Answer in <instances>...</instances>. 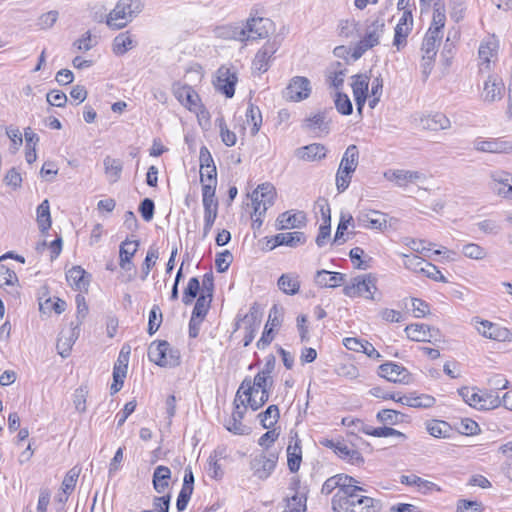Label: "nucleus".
I'll use <instances>...</instances> for the list:
<instances>
[{
    "label": "nucleus",
    "mask_w": 512,
    "mask_h": 512,
    "mask_svg": "<svg viewBox=\"0 0 512 512\" xmlns=\"http://www.w3.org/2000/svg\"><path fill=\"white\" fill-rule=\"evenodd\" d=\"M367 490L359 486L358 483H352L344 496L335 500L334 512H380L382 503L380 500L366 496Z\"/></svg>",
    "instance_id": "1"
},
{
    "label": "nucleus",
    "mask_w": 512,
    "mask_h": 512,
    "mask_svg": "<svg viewBox=\"0 0 512 512\" xmlns=\"http://www.w3.org/2000/svg\"><path fill=\"white\" fill-rule=\"evenodd\" d=\"M143 9L141 0H118L114 9L107 15L106 24L113 30L127 26Z\"/></svg>",
    "instance_id": "2"
},
{
    "label": "nucleus",
    "mask_w": 512,
    "mask_h": 512,
    "mask_svg": "<svg viewBox=\"0 0 512 512\" xmlns=\"http://www.w3.org/2000/svg\"><path fill=\"white\" fill-rule=\"evenodd\" d=\"M148 358L160 367H176L180 364V352L166 340L153 342L148 349Z\"/></svg>",
    "instance_id": "3"
},
{
    "label": "nucleus",
    "mask_w": 512,
    "mask_h": 512,
    "mask_svg": "<svg viewBox=\"0 0 512 512\" xmlns=\"http://www.w3.org/2000/svg\"><path fill=\"white\" fill-rule=\"evenodd\" d=\"M377 279L371 274H364L354 277L351 283L343 289L344 295L348 297H364L370 300H376L374 293L377 291ZM379 299H377L378 301Z\"/></svg>",
    "instance_id": "4"
},
{
    "label": "nucleus",
    "mask_w": 512,
    "mask_h": 512,
    "mask_svg": "<svg viewBox=\"0 0 512 512\" xmlns=\"http://www.w3.org/2000/svg\"><path fill=\"white\" fill-rule=\"evenodd\" d=\"M352 483H359V481L356 480L354 477L343 473L329 477L323 483L321 493L324 495H329L335 489H338L331 499L332 510H334V503H336L335 500L338 499L339 496L342 498L346 490L349 489Z\"/></svg>",
    "instance_id": "5"
},
{
    "label": "nucleus",
    "mask_w": 512,
    "mask_h": 512,
    "mask_svg": "<svg viewBox=\"0 0 512 512\" xmlns=\"http://www.w3.org/2000/svg\"><path fill=\"white\" fill-rule=\"evenodd\" d=\"M271 26L272 22L270 19L256 16V14L251 12L244 25L246 40H258L268 37Z\"/></svg>",
    "instance_id": "6"
},
{
    "label": "nucleus",
    "mask_w": 512,
    "mask_h": 512,
    "mask_svg": "<svg viewBox=\"0 0 512 512\" xmlns=\"http://www.w3.org/2000/svg\"><path fill=\"white\" fill-rule=\"evenodd\" d=\"M278 461V454L269 452L268 454L261 453L252 459L250 466L254 476L260 480L267 479L276 467Z\"/></svg>",
    "instance_id": "7"
},
{
    "label": "nucleus",
    "mask_w": 512,
    "mask_h": 512,
    "mask_svg": "<svg viewBox=\"0 0 512 512\" xmlns=\"http://www.w3.org/2000/svg\"><path fill=\"white\" fill-rule=\"evenodd\" d=\"M311 93L310 81L306 77H293L283 92L289 101L299 102L309 97Z\"/></svg>",
    "instance_id": "8"
},
{
    "label": "nucleus",
    "mask_w": 512,
    "mask_h": 512,
    "mask_svg": "<svg viewBox=\"0 0 512 512\" xmlns=\"http://www.w3.org/2000/svg\"><path fill=\"white\" fill-rule=\"evenodd\" d=\"M261 316L262 313L260 311V307L257 303H254L249 312L243 317L242 321L245 325V335L243 338V345L245 347L249 346L255 338V333L259 329L261 324Z\"/></svg>",
    "instance_id": "9"
},
{
    "label": "nucleus",
    "mask_w": 512,
    "mask_h": 512,
    "mask_svg": "<svg viewBox=\"0 0 512 512\" xmlns=\"http://www.w3.org/2000/svg\"><path fill=\"white\" fill-rule=\"evenodd\" d=\"M379 376L394 383H408L410 374L402 365L386 362L379 366Z\"/></svg>",
    "instance_id": "10"
},
{
    "label": "nucleus",
    "mask_w": 512,
    "mask_h": 512,
    "mask_svg": "<svg viewBox=\"0 0 512 512\" xmlns=\"http://www.w3.org/2000/svg\"><path fill=\"white\" fill-rule=\"evenodd\" d=\"M356 220L360 227L376 230H382L387 224L386 214L376 210L361 211Z\"/></svg>",
    "instance_id": "11"
},
{
    "label": "nucleus",
    "mask_w": 512,
    "mask_h": 512,
    "mask_svg": "<svg viewBox=\"0 0 512 512\" xmlns=\"http://www.w3.org/2000/svg\"><path fill=\"white\" fill-rule=\"evenodd\" d=\"M512 185V174L503 170H496L490 174V189L503 198L508 199L507 188Z\"/></svg>",
    "instance_id": "12"
},
{
    "label": "nucleus",
    "mask_w": 512,
    "mask_h": 512,
    "mask_svg": "<svg viewBox=\"0 0 512 512\" xmlns=\"http://www.w3.org/2000/svg\"><path fill=\"white\" fill-rule=\"evenodd\" d=\"M217 73V89L227 98L233 97L235 94V85L237 83L236 74L232 73L230 69L226 67L219 68Z\"/></svg>",
    "instance_id": "13"
},
{
    "label": "nucleus",
    "mask_w": 512,
    "mask_h": 512,
    "mask_svg": "<svg viewBox=\"0 0 512 512\" xmlns=\"http://www.w3.org/2000/svg\"><path fill=\"white\" fill-rule=\"evenodd\" d=\"M474 148L480 152L507 154L512 151V143L502 139H478L474 142Z\"/></svg>",
    "instance_id": "14"
},
{
    "label": "nucleus",
    "mask_w": 512,
    "mask_h": 512,
    "mask_svg": "<svg viewBox=\"0 0 512 512\" xmlns=\"http://www.w3.org/2000/svg\"><path fill=\"white\" fill-rule=\"evenodd\" d=\"M278 47L276 43L267 42L255 55L252 66L259 73L266 72L270 67V61Z\"/></svg>",
    "instance_id": "15"
},
{
    "label": "nucleus",
    "mask_w": 512,
    "mask_h": 512,
    "mask_svg": "<svg viewBox=\"0 0 512 512\" xmlns=\"http://www.w3.org/2000/svg\"><path fill=\"white\" fill-rule=\"evenodd\" d=\"M66 279L74 290L85 292L88 290L90 275L81 266H73L68 270Z\"/></svg>",
    "instance_id": "16"
},
{
    "label": "nucleus",
    "mask_w": 512,
    "mask_h": 512,
    "mask_svg": "<svg viewBox=\"0 0 512 512\" xmlns=\"http://www.w3.org/2000/svg\"><path fill=\"white\" fill-rule=\"evenodd\" d=\"M139 241L126 239L119 247V266L125 271H131L134 268L132 258L138 250Z\"/></svg>",
    "instance_id": "17"
},
{
    "label": "nucleus",
    "mask_w": 512,
    "mask_h": 512,
    "mask_svg": "<svg viewBox=\"0 0 512 512\" xmlns=\"http://www.w3.org/2000/svg\"><path fill=\"white\" fill-rule=\"evenodd\" d=\"M385 177L390 181H395L400 187L406 186L408 183L423 181L426 178L421 172L402 169L386 172Z\"/></svg>",
    "instance_id": "18"
},
{
    "label": "nucleus",
    "mask_w": 512,
    "mask_h": 512,
    "mask_svg": "<svg viewBox=\"0 0 512 512\" xmlns=\"http://www.w3.org/2000/svg\"><path fill=\"white\" fill-rule=\"evenodd\" d=\"M306 240V235L300 231L278 233L273 237L274 244L270 249H274L277 246L296 248L305 244Z\"/></svg>",
    "instance_id": "19"
},
{
    "label": "nucleus",
    "mask_w": 512,
    "mask_h": 512,
    "mask_svg": "<svg viewBox=\"0 0 512 512\" xmlns=\"http://www.w3.org/2000/svg\"><path fill=\"white\" fill-rule=\"evenodd\" d=\"M71 326L72 327L67 331V333L61 332L57 340L58 353L64 358L69 356L72 346L80 334V328L73 326V322L71 323Z\"/></svg>",
    "instance_id": "20"
},
{
    "label": "nucleus",
    "mask_w": 512,
    "mask_h": 512,
    "mask_svg": "<svg viewBox=\"0 0 512 512\" xmlns=\"http://www.w3.org/2000/svg\"><path fill=\"white\" fill-rule=\"evenodd\" d=\"M477 331L484 337L497 341H504L508 338L509 335V331L506 328H502L488 320L479 322Z\"/></svg>",
    "instance_id": "21"
},
{
    "label": "nucleus",
    "mask_w": 512,
    "mask_h": 512,
    "mask_svg": "<svg viewBox=\"0 0 512 512\" xmlns=\"http://www.w3.org/2000/svg\"><path fill=\"white\" fill-rule=\"evenodd\" d=\"M503 82L496 76H489L484 83L482 98L486 102H494L502 98Z\"/></svg>",
    "instance_id": "22"
},
{
    "label": "nucleus",
    "mask_w": 512,
    "mask_h": 512,
    "mask_svg": "<svg viewBox=\"0 0 512 512\" xmlns=\"http://www.w3.org/2000/svg\"><path fill=\"white\" fill-rule=\"evenodd\" d=\"M277 224L281 230L301 228L306 224V216L302 211L293 214L286 211L278 216Z\"/></svg>",
    "instance_id": "23"
},
{
    "label": "nucleus",
    "mask_w": 512,
    "mask_h": 512,
    "mask_svg": "<svg viewBox=\"0 0 512 512\" xmlns=\"http://www.w3.org/2000/svg\"><path fill=\"white\" fill-rule=\"evenodd\" d=\"M326 147L320 143H313L298 148L295 152L296 156L304 161H317L326 157Z\"/></svg>",
    "instance_id": "24"
},
{
    "label": "nucleus",
    "mask_w": 512,
    "mask_h": 512,
    "mask_svg": "<svg viewBox=\"0 0 512 512\" xmlns=\"http://www.w3.org/2000/svg\"><path fill=\"white\" fill-rule=\"evenodd\" d=\"M246 411L247 410L245 408H239L235 405L231 416L225 422L226 429L236 435L246 434L248 427L242 423Z\"/></svg>",
    "instance_id": "25"
},
{
    "label": "nucleus",
    "mask_w": 512,
    "mask_h": 512,
    "mask_svg": "<svg viewBox=\"0 0 512 512\" xmlns=\"http://www.w3.org/2000/svg\"><path fill=\"white\" fill-rule=\"evenodd\" d=\"M385 23L382 18H377L367 27L365 36L361 39L364 46L373 48L379 44L380 37L384 31Z\"/></svg>",
    "instance_id": "26"
},
{
    "label": "nucleus",
    "mask_w": 512,
    "mask_h": 512,
    "mask_svg": "<svg viewBox=\"0 0 512 512\" xmlns=\"http://www.w3.org/2000/svg\"><path fill=\"white\" fill-rule=\"evenodd\" d=\"M215 32L218 37L226 39V40H236V41H240V42L247 41L244 25H239V24L223 25V26L217 27Z\"/></svg>",
    "instance_id": "27"
},
{
    "label": "nucleus",
    "mask_w": 512,
    "mask_h": 512,
    "mask_svg": "<svg viewBox=\"0 0 512 512\" xmlns=\"http://www.w3.org/2000/svg\"><path fill=\"white\" fill-rule=\"evenodd\" d=\"M345 280V275L339 272H330L328 270H318L314 281L316 285L322 288H334Z\"/></svg>",
    "instance_id": "28"
},
{
    "label": "nucleus",
    "mask_w": 512,
    "mask_h": 512,
    "mask_svg": "<svg viewBox=\"0 0 512 512\" xmlns=\"http://www.w3.org/2000/svg\"><path fill=\"white\" fill-rule=\"evenodd\" d=\"M359 162V150L358 147L354 144L349 145L345 150L339 168L341 172H351L353 173Z\"/></svg>",
    "instance_id": "29"
},
{
    "label": "nucleus",
    "mask_w": 512,
    "mask_h": 512,
    "mask_svg": "<svg viewBox=\"0 0 512 512\" xmlns=\"http://www.w3.org/2000/svg\"><path fill=\"white\" fill-rule=\"evenodd\" d=\"M276 197V191L272 184L263 183L253 191L251 195L252 202L260 200L264 206H272Z\"/></svg>",
    "instance_id": "30"
},
{
    "label": "nucleus",
    "mask_w": 512,
    "mask_h": 512,
    "mask_svg": "<svg viewBox=\"0 0 512 512\" xmlns=\"http://www.w3.org/2000/svg\"><path fill=\"white\" fill-rule=\"evenodd\" d=\"M435 401L434 397L425 394L420 396L402 395L397 399V403L413 408H430L435 404Z\"/></svg>",
    "instance_id": "31"
},
{
    "label": "nucleus",
    "mask_w": 512,
    "mask_h": 512,
    "mask_svg": "<svg viewBox=\"0 0 512 512\" xmlns=\"http://www.w3.org/2000/svg\"><path fill=\"white\" fill-rule=\"evenodd\" d=\"M421 124L423 128L432 131L448 129L451 125L450 120L442 113H435L421 118Z\"/></svg>",
    "instance_id": "32"
},
{
    "label": "nucleus",
    "mask_w": 512,
    "mask_h": 512,
    "mask_svg": "<svg viewBox=\"0 0 512 512\" xmlns=\"http://www.w3.org/2000/svg\"><path fill=\"white\" fill-rule=\"evenodd\" d=\"M171 478V470L164 465H159L155 468L152 478L153 488L157 493H163L169 486Z\"/></svg>",
    "instance_id": "33"
},
{
    "label": "nucleus",
    "mask_w": 512,
    "mask_h": 512,
    "mask_svg": "<svg viewBox=\"0 0 512 512\" xmlns=\"http://www.w3.org/2000/svg\"><path fill=\"white\" fill-rule=\"evenodd\" d=\"M251 395H253L252 380L250 377H245L236 392L233 406L237 405V407L247 410L249 404H247L246 398L251 397Z\"/></svg>",
    "instance_id": "34"
},
{
    "label": "nucleus",
    "mask_w": 512,
    "mask_h": 512,
    "mask_svg": "<svg viewBox=\"0 0 512 512\" xmlns=\"http://www.w3.org/2000/svg\"><path fill=\"white\" fill-rule=\"evenodd\" d=\"M104 171L110 183L117 182L123 170V162L120 159L106 156L103 161Z\"/></svg>",
    "instance_id": "35"
},
{
    "label": "nucleus",
    "mask_w": 512,
    "mask_h": 512,
    "mask_svg": "<svg viewBox=\"0 0 512 512\" xmlns=\"http://www.w3.org/2000/svg\"><path fill=\"white\" fill-rule=\"evenodd\" d=\"M302 461L301 441L296 437L295 443L287 447L288 468L292 473L299 470Z\"/></svg>",
    "instance_id": "36"
},
{
    "label": "nucleus",
    "mask_w": 512,
    "mask_h": 512,
    "mask_svg": "<svg viewBox=\"0 0 512 512\" xmlns=\"http://www.w3.org/2000/svg\"><path fill=\"white\" fill-rule=\"evenodd\" d=\"M136 45L129 32L118 34L112 43V50L116 55H124Z\"/></svg>",
    "instance_id": "37"
},
{
    "label": "nucleus",
    "mask_w": 512,
    "mask_h": 512,
    "mask_svg": "<svg viewBox=\"0 0 512 512\" xmlns=\"http://www.w3.org/2000/svg\"><path fill=\"white\" fill-rule=\"evenodd\" d=\"M479 410H491L501 405V399L495 390H480Z\"/></svg>",
    "instance_id": "38"
},
{
    "label": "nucleus",
    "mask_w": 512,
    "mask_h": 512,
    "mask_svg": "<svg viewBox=\"0 0 512 512\" xmlns=\"http://www.w3.org/2000/svg\"><path fill=\"white\" fill-rule=\"evenodd\" d=\"M401 484L408 485V486H417L420 491L423 493H426L427 491L437 489L440 490L437 485L431 481L422 479L418 477L417 475L411 474V475H402L400 478Z\"/></svg>",
    "instance_id": "39"
},
{
    "label": "nucleus",
    "mask_w": 512,
    "mask_h": 512,
    "mask_svg": "<svg viewBox=\"0 0 512 512\" xmlns=\"http://www.w3.org/2000/svg\"><path fill=\"white\" fill-rule=\"evenodd\" d=\"M37 223L42 233H46L51 227L50 206L47 199L37 207Z\"/></svg>",
    "instance_id": "40"
},
{
    "label": "nucleus",
    "mask_w": 512,
    "mask_h": 512,
    "mask_svg": "<svg viewBox=\"0 0 512 512\" xmlns=\"http://www.w3.org/2000/svg\"><path fill=\"white\" fill-rule=\"evenodd\" d=\"M260 423L264 429H271L279 420L280 412L277 405H270L265 411L258 414Z\"/></svg>",
    "instance_id": "41"
},
{
    "label": "nucleus",
    "mask_w": 512,
    "mask_h": 512,
    "mask_svg": "<svg viewBox=\"0 0 512 512\" xmlns=\"http://www.w3.org/2000/svg\"><path fill=\"white\" fill-rule=\"evenodd\" d=\"M405 415L393 409H383L376 415L378 422L384 425H397L404 422Z\"/></svg>",
    "instance_id": "42"
},
{
    "label": "nucleus",
    "mask_w": 512,
    "mask_h": 512,
    "mask_svg": "<svg viewBox=\"0 0 512 512\" xmlns=\"http://www.w3.org/2000/svg\"><path fill=\"white\" fill-rule=\"evenodd\" d=\"M246 122L252 125L251 134L255 136L262 125V114L259 107L252 103H249L246 111Z\"/></svg>",
    "instance_id": "43"
},
{
    "label": "nucleus",
    "mask_w": 512,
    "mask_h": 512,
    "mask_svg": "<svg viewBox=\"0 0 512 512\" xmlns=\"http://www.w3.org/2000/svg\"><path fill=\"white\" fill-rule=\"evenodd\" d=\"M174 94L176 98L184 105H196L198 101V95L188 85L179 86L174 88Z\"/></svg>",
    "instance_id": "44"
},
{
    "label": "nucleus",
    "mask_w": 512,
    "mask_h": 512,
    "mask_svg": "<svg viewBox=\"0 0 512 512\" xmlns=\"http://www.w3.org/2000/svg\"><path fill=\"white\" fill-rule=\"evenodd\" d=\"M480 389L477 387H461L458 389L459 396L463 399V401L469 406L479 410L480 397H479Z\"/></svg>",
    "instance_id": "45"
},
{
    "label": "nucleus",
    "mask_w": 512,
    "mask_h": 512,
    "mask_svg": "<svg viewBox=\"0 0 512 512\" xmlns=\"http://www.w3.org/2000/svg\"><path fill=\"white\" fill-rule=\"evenodd\" d=\"M278 287L287 295H295L299 291L300 282L297 280V277L282 274L278 279Z\"/></svg>",
    "instance_id": "46"
},
{
    "label": "nucleus",
    "mask_w": 512,
    "mask_h": 512,
    "mask_svg": "<svg viewBox=\"0 0 512 512\" xmlns=\"http://www.w3.org/2000/svg\"><path fill=\"white\" fill-rule=\"evenodd\" d=\"M427 324H410L406 326L407 337L416 342H430L427 338Z\"/></svg>",
    "instance_id": "47"
},
{
    "label": "nucleus",
    "mask_w": 512,
    "mask_h": 512,
    "mask_svg": "<svg viewBox=\"0 0 512 512\" xmlns=\"http://www.w3.org/2000/svg\"><path fill=\"white\" fill-rule=\"evenodd\" d=\"M352 78L353 96H368L370 77L366 74H357Z\"/></svg>",
    "instance_id": "48"
},
{
    "label": "nucleus",
    "mask_w": 512,
    "mask_h": 512,
    "mask_svg": "<svg viewBox=\"0 0 512 512\" xmlns=\"http://www.w3.org/2000/svg\"><path fill=\"white\" fill-rule=\"evenodd\" d=\"M359 431L363 432L366 435L374 436V437H390V435H398L397 430L384 425L383 427H372L370 425H366L361 423V428Z\"/></svg>",
    "instance_id": "49"
},
{
    "label": "nucleus",
    "mask_w": 512,
    "mask_h": 512,
    "mask_svg": "<svg viewBox=\"0 0 512 512\" xmlns=\"http://www.w3.org/2000/svg\"><path fill=\"white\" fill-rule=\"evenodd\" d=\"M200 292V282L197 277L189 279L187 286L183 291L182 302L185 305L191 304Z\"/></svg>",
    "instance_id": "50"
},
{
    "label": "nucleus",
    "mask_w": 512,
    "mask_h": 512,
    "mask_svg": "<svg viewBox=\"0 0 512 512\" xmlns=\"http://www.w3.org/2000/svg\"><path fill=\"white\" fill-rule=\"evenodd\" d=\"M338 35L346 39L359 36L358 22L348 19L341 20L338 24Z\"/></svg>",
    "instance_id": "51"
},
{
    "label": "nucleus",
    "mask_w": 512,
    "mask_h": 512,
    "mask_svg": "<svg viewBox=\"0 0 512 512\" xmlns=\"http://www.w3.org/2000/svg\"><path fill=\"white\" fill-rule=\"evenodd\" d=\"M163 315L158 305H153L148 318V329L147 332L150 336L154 335L161 326Z\"/></svg>",
    "instance_id": "52"
},
{
    "label": "nucleus",
    "mask_w": 512,
    "mask_h": 512,
    "mask_svg": "<svg viewBox=\"0 0 512 512\" xmlns=\"http://www.w3.org/2000/svg\"><path fill=\"white\" fill-rule=\"evenodd\" d=\"M446 22L445 4L442 0H434L432 26L443 29Z\"/></svg>",
    "instance_id": "53"
},
{
    "label": "nucleus",
    "mask_w": 512,
    "mask_h": 512,
    "mask_svg": "<svg viewBox=\"0 0 512 512\" xmlns=\"http://www.w3.org/2000/svg\"><path fill=\"white\" fill-rule=\"evenodd\" d=\"M353 221L354 219L352 215L341 214L340 221L338 223L337 230L333 240L334 243L341 245L346 241V239L344 238V234Z\"/></svg>",
    "instance_id": "54"
},
{
    "label": "nucleus",
    "mask_w": 512,
    "mask_h": 512,
    "mask_svg": "<svg viewBox=\"0 0 512 512\" xmlns=\"http://www.w3.org/2000/svg\"><path fill=\"white\" fill-rule=\"evenodd\" d=\"M211 302L212 298L204 295H199L195 302V306L193 308L191 316H193L194 318H200L204 320L205 316L209 311Z\"/></svg>",
    "instance_id": "55"
},
{
    "label": "nucleus",
    "mask_w": 512,
    "mask_h": 512,
    "mask_svg": "<svg viewBox=\"0 0 512 512\" xmlns=\"http://www.w3.org/2000/svg\"><path fill=\"white\" fill-rule=\"evenodd\" d=\"M335 107L342 115H350L353 112V106L347 94L337 91L335 94Z\"/></svg>",
    "instance_id": "56"
},
{
    "label": "nucleus",
    "mask_w": 512,
    "mask_h": 512,
    "mask_svg": "<svg viewBox=\"0 0 512 512\" xmlns=\"http://www.w3.org/2000/svg\"><path fill=\"white\" fill-rule=\"evenodd\" d=\"M336 66L337 68L329 73L328 81L331 87L340 90L343 87L347 69L342 68V64L340 62H336Z\"/></svg>",
    "instance_id": "57"
},
{
    "label": "nucleus",
    "mask_w": 512,
    "mask_h": 512,
    "mask_svg": "<svg viewBox=\"0 0 512 512\" xmlns=\"http://www.w3.org/2000/svg\"><path fill=\"white\" fill-rule=\"evenodd\" d=\"M79 474H80V469H78L77 467H73L66 473V475L63 479V482H62V486H61V489L64 494L69 495L73 492V490L76 486V482L79 477Z\"/></svg>",
    "instance_id": "58"
},
{
    "label": "nucleus",
    "mask_w": 512,
    "mask_h": 512,
    "mask_svg": "<svg viewBox=\"0 0 512 512\" xmlns=\"http://www.w3.org/2000/svg\"><path fill=\"white\" fill-rule=\"evenodd\" d=\"M66 302L60 298H55L53 301L51 298H47L44 302L39 303V310L42 312L54 311L57 314H61L66 309Z\"/></svg>",
    "instance_id": "59"
},
{
    "label": "nucleus",
    "mask_w": 512,
    "mask_h": 512,
    "mask_svg": "<svg viewBox=\"0 0 512 512\" xmlns=\"http://www.w3.org/2000/svg\"><path fill=\"white\" fill-rule=\"evenodd\" d=\"M364 250L360 247H355L350 250L349 256L355 268L366 270L370 267L371 258L363 260Z\"/></svg>",
    "instance_id": "60"
},
{
    "label": "nucleus",
    "mask_w": 512,
    "mask_h": 512,
    "mask_svg": "<svg viewBox=\"0 0 512 512\" xmlns=\"http://www.w3.org/2000/svg\"><path fill=\"white\" fill-rule=\"evenodd\" d=\"M462 253L471 259L481 260L487 256L486 250L478 244L469 243L463 246Z\"/></svg>",
    "instance_id": "61"
},
{
    "label": "nucleus",
    "mask_w": 512,
    "mask_h": 512,
    "mask_svg": "<svg viewBox=\"0 0 512 512\" xmlns=\"http://www.w3.org/2000/svg\"><path fill=\"white\" fill-rule=\"evenodd\" d=\"M158 256H159L158 250L153 247H150L147 252V255L145 257V260L143 262L142 269H141V271H142L141 279L143 281L146 280V278L148 277L152 266L155 265L156 260L158 259Z\"/></svg>",
    "instance_id": "62"
},
{
    "label": "nucleus",
    "mask_w": 512,
    "mask_h": 512,
    "mask_svg": "<svg viewBox=\"0 0 512 512\" xmlns=\"http://www.w3.org/2000/svg\"><path fill=\"white\" fill-rule=\"evenodd\" d=\"M306 497L297 494L287 499V512H306Z\"/></svg>",
    "instance_id": "63"
},
{
    "label": "nucleus",
    "mask_w": 512,
    "mask_h": 512,
    "mask_svg": "<svg viewBox=\"0 0 512 512\" xmlns=\"http://www.w3.org/2000/svg\"><path fill=\"white\" fill-rule=\"evenodd\" d=\"M482 504L477 501L461 499L457 502V512H481Z\"/></svg>",
    "instance_id": "64"
}]
</instances>
